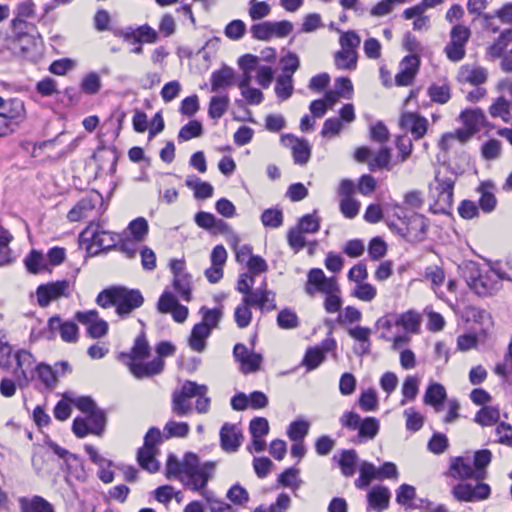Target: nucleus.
Instances as JSON below:
<instances>
[{
	"label": "nucleus",
	"mask_w": 512,
	"mask_h": 512,
	"mask_svg": "<svg viewBox=\"0 0 512 512\" xmlns=\"http://www.w3.org/2000/svg\"><path fill=\"white\" fill-rule=\"evenodd\" d=\"M339 291V287L335 278H327L320 268H312L307 275L305 292L313 296L316 292L329 294Z\"/></svg>",
	"instance_id": "obj_9"
},
{
	"label": "nucleus",
	"mask_w": 512,
	"mask_h": 512,
	"mask_svg": "<svg viewBox=\"0 0 512 512\" xmlns=\"http://www.w3.org/2000/svg\"><path fill=\"white\" fill-rule=\"evenodd\" d=\"M186 185L194 191L196 199H207L212 197L214 188L209 182L200 181L196 176H189L186 179Z\"/></svg>",
	"instance_id": "obj_35"
},
{
	"label": "nucleus",
	"mask_w": 512,
	"mask_h": 512,
	"mask_svg": "<svg viewBox=\"0 0 512 512\" xmlns=\"http://www.w3.org/2000/svg\"><path fill=\"white\" fill-rule=\"evenodd\" d=\"M458 77L462 82H467L478 86L487 81L488 73L487 70L483 67H470L466 65L461 67Z\"/></svg>",
	"instance_id": "obj_27"
},
{
	"label": "nucleus",
	"mask_w": 512,
	"mask_h": 512,
	"mask_svg": "<svg viewBox=\"0 0 512 512\" xmlns=\"http://www.w3.org/2000/svg\"><path fill=\"white\" fill-rule=\"evenodd\" d=\"M234 80V70L227 65H223L220 69L213 71L211 74V91L217 92L220 89L231 87L234 84Z\"/></svg>",
	"instance_id": "obj_25"
},
{
	"label": "nucleus",
	"mask_w": 512,
	"mask_h": 512,
	"mask_svg": "<svg viewBox=\"0 0 512 512\" xmlns=\"http://www.w3.org/2000/svg\"><path fill=\"white\" fill-rule=\"evenodd\" d=\"M420 60L417 55H407L403 58L401 66L403 68L395 76L397 86H409L418 72Z\"/></svg>",
	"instance_id": "obj_17"
},
{
	"label": "nucleus",
	"mask_w": 512,
	"mask_h": 512,
	"mask_svg": "<svg viewBox=\"0 0 512 512\" xmlns=\"http://www.w3.org/2000/svg\"><path fill=\"white\" fill-rule=\"evenodd\" d=\"M266 283L255 290H251L247 295H245L242 299V302L249 306H257L262 312H270L276 309V303L273 298H271L270 304H264V300L266 299Z\"/></svg>",
	"instance_id": "obj_24"
},
{
	"label": "nucleus",
	"mask_w": 512,
	"mask_h": 512,
	"mask_svg": "<svg viewBox=\"0 0 512 512\" xmlns=\"http://www.w3.org/2000/svg\"><path fill=\"white\" fill-rule=\"evenodd\" d=\"M211 331L204 323H197L193 326L190 337L189 346L193 351L203 352L206 348V340L210 336Z\"/></svg>",
	"instance_id": "obj_26"
},
{
	"label": "nucleus",
	"mask_w": 512,
	"mask_h": 512,
	"mask_svg": "<svg viewBox=\"0 0 512 512\" xmlns=\"http://www.w3.org/2000/svg\"><path fill=\"white\" fill-rule=\"evenodd\" d=\"M493 184L490 182H483L477 188V191L481 194L479 199V207L485 213L492 212L497 204V199L493 193Z\"/></svg>",
	"instance_id": "obj_32"
},
{
	"label": "nucleus",
	"mask_w": 512,
	"mask_h": 512,
	"mask_svg": "<svg viewBox=\"0 0 512 512\" xmlns=\"http://www.w3.org/2000/svg\"><path fill=\"white\" fill-rule=\"evenodd\" d=\"M511 104L504 97H498L489 107V113L492 117H500L504 122L512 121L510 112Z\"/></svg>",
	"instance_id": "obj_41"
},
{
	"label": "nucleus",
	"mask_w": 512,
	"mask_h": 512,
	"mask_svg": "<svg viewBox=\"0 0 512 512\" xmlns=\"http://www.w3.org/2000/svg\"><path fill=\"white\" fill-rule=\"evenodd\" d=\"M471 31L468 27L457 24L450 32V41L444 48L447 58L452 62H459L466 55L465 46L469 41Z\"/></svg>",
	"instance_id": "obj_7"
},
{
	"label": "nucleus",
	"mask_w": 512,
	"mask_h": 512,
	"mask_svg": "<svg viewBox=\"0 0 512 512\" xmlns=\"http://www.w3.org/2000/svg\"><path fill=\"white\" fill-rule=\"evenodd\" d=\"M164 361L157 357L147 363L129 362L130 372L138 379L151 377L160 374L164 369Z\"/></svg>",
	"instance_id": "obj_18"
},
{
	"label": "nucleus",
	"mask_w": 512,
	"mask_h": 512,
	"mask_svg": "<svg viewBox=\"0 0 512 512\" xmlns=\"http://www.w3.org/2000/svg\"><path fill=\"white\" fill-rule=\"evenodd\" d=\"M339 421L348 430H358V443L374 439L380 430V422L377 418L366 417L362 419L359 414L353 411L344 412Z\"/></svg>",
	"instance_id": "obj_4"
},
{
	"label": "nucleus",
	"mask_w": 512,
	"mask_h": 512,
	"mask_svg": "<svg viewBox=\"0 0 512 512\" xmlns=\"http://www.w3.org/2000/svg\"><path fill=\"white\" fill-rule=\"evenodd\" d=\"M19 505L21 512H55L51 503L37 495L31 499L20 498Z\"/></svg>",
	"instance_id": "obj_29"
},
{
	"label": "nucleus",
	"mask_w": 512,
	"mask_h": 512,
	"mask_svg": "<svg viewBox=\"0 0 512 512\" xmlns=\"http://www.w3.org/2000/svg\"><path fill=\"white\" fill-rule=\"evenodd\" d=\"M87 418L90 422L91 434L100 436L105 430L107 420L104 410L97 407L95 410L87 414Z\"/></svg>",
	"instance_id": "obj_46"
},
{
	"label": "nucleus",
	"mask_w": 512,
	"mask_h": 512,
	"mask_svg": "<svg viewBox=\"0 0 512 512\" xmlns=\"http://www.w3.org/2000/svg\"><path fill=\"white\" fill-rule=\"evenodd\" d=\"M404 416L406 417V429L408 431L417 432L423 427L425 419L414 408L404 410Z\"/></svg>",
	"instance_id": "obj_64"
},
{
	"label": "nucleus",
	"mask_w": 512,
	"mask_h": 512,
	"mask_svg": "<svg viewBox=\"0 0 512 512\" xmlns=\"http://www.w3.org/2000/svg\"><path fill=\"white\" fill-rule=\"evenodd\" d=\"M450 474L456 479H483L485 472H477L469 462H466L463 457H456L452 460L450 465Z\"/></svg>",
	"instance_id": "obj_21"
},
{
	"label": "nucleus",
	"mask_w": 512,
	"mask_h": 512,
	"mask_svg": "<svg viewBox=\"0 0 512 512\" xmlns=\"http://www.w3.org/2000/svg\"><path fill=\"white\" fill-rule=\"evenodd\" d=\"M357 459V452L354 449L342 450L337 461L341 469V473L345 477H351L354 475L356 471Z\"/></svg>",
	"instance_id": "obj_33"
},
{
	"label": "nucleus",
	"mask_w": 512,
	"mask_h": 512,
	"mask_svg": "<svg viewBox=\"0 0 512 512\" xmlns=\"http://www.w3.org/2000/svg\"><path fill=\"white\" fill-rule=\"evenodd\" d=\"M325 359L323 351L319 347H309L306 350L302 365L307 368L308 371L316 369Z\"/></svg>",
	"instance_id": "obj_48"
},
{
	"label": "nucleus",
	"mask_w": 512,
	"mask_h": 512,
	"mask_svg": "<svg viewBox=\"0 0 512 512\" xmlns=\"http://www.w3.org/2000/svg\"><path fill=\"white\" fill-rule=\"evenodd\" d=\"M500 412L492 406H484L475 415L474 421L481 426H492L498 422Z\"/></svg>",
	"instance_id": "obj_40"
},
{
	"label": "nucleus",
	"mask_w": 512,
	"mask_h": 512,
	"mask_svg": "<svg viewBox=\"0 0 512 512\" xmlns=\"http://www.w3.org/2000/svg\"><path fill=\"white\" fill-rule=\"evenodd\" d=\"M271 7L265 1L250 0L249 16L253 21L261 20L270 14Z\"/></svg>",
	"instance_id": "obj_63"
},
{
	"label": "nucleus",
	"mask_w": 512,
	"mask_h": 512,
	"mask_svg": "<svg viewBox=\"0 0 512 512\" xmlns=\"http://www.w3.org/2000/svg\"><path fill=\"white\" fill-rule=\"evenodd\" d=\"M397 326L403 327L407 332L417 333L420 328V315L412 310L402 313L395 321Z\"/></svg>",
	"instance_id": "obj_39"
},
{
	"label": "nucleus",
	"mask_w": 512,
	"mask_h": 512,
	"mask_svg": "<svg viewBox=\"0 0 512 512\" xmlns=\"http://www.w3.org/2000/svg\"><path fill=\"white\" fill-rule=\"evenodd\" d=\"M281 142L291 148L295 164L302 166L308 163L311 157V146L306 139L286 134L281 137Z\"/></svg>",
	"instance_id": "obj_14"
},
{
	"label": "nucleus",
	"mask_w": 512,
	"mask_h": 512,
	"mask_svg": "<svg viewBox=\"0 0 512 512\" xmlns=\"http://www.w3.org/2000/svg\"><path fill=\"white\" fill-rule=\"evenodd\" d=\"M455 182L456 177L440 176L439 172L435 175L434 182L428 186L429 199L432 201L429 205L431 213L450 214L453 205Z\"/></svg>",
	"instance_id": "obj_1"
},
{
	"label": "nucleus",
	"mask_w": 512,
	"mask_h": 512,
	"mask_svg": "<svg viewBox=\"0 0 512 512\" xmlns=\"http://www.w3.org/2000/svg\"><path fill=\"white\" fill-rule=\"evenodd\" d=\"M335 65L338 69L354 70L357 65V52L353 49H342L335 53Z\"/></svg>",
	"instance_id": "obj_37"
},
{
	"label": "nucleus",
	"mask_w": 512,
	"mask_h": 512,
	"mask_svg": "<svg viewBox=\"0 0 512 512\" xmlns=\"http://www.w3.org/2000/svg\"><path fill=\"white\" fill-rule=\"evenodd\" d=\"M173 288L186 302L192 299L191 276L189 274L173 277Z\"/></svg>",
	"instance_id": "obj_43"
},
{
	"label": "nucleus",
	"mask_w": 512,
	"mask_h": 512,
	"mask_svg": "<svg viewBox=\"0 0 512 512\" xmlns=\"http://www.w3.org/2000/svg\"><path fill=\"white\" fill-rule=\"evenodd\" d=\"M243 434L236 424L225 423L220 430L221 447L226 452H236L241 445Z\"/></svg>",
	"instance_id": "obj_16"
},
{
	"label": "nucleus",
	"mask_w": 512,
	"mask_h": 512,
	"mask_svg": "<svg viewBox=\"0 0 512 512\" xmlns=\"http://www.w3.org/2000/svg\"><path fill=\"white\" fill-rule=\"evenodd\" d=\"M296 228L304 233H316L320 229V218L316 212L306 214L298 220Z\"/></svg>",
	"instance_id": "obj_60"
},
{
	"label": "nucleus",
	"mask_w": 512,
	"mask_h": 512,
	"mask_svg": "<svg viewBox=\"0 0 512 512\" xmlns=\"http://www.w3.org/2000/svg\"><path fill=\"white\" fill-rule=\"evenodd\" d=\"M348 334L354 340L358 341L357 347H354V353L358 356L368 355L371 352V329L364 326H355L348 329Z\"/></svg>",
	"instance_id": "obj_22"
},
{
	"label": "nucleus",
	"mask_w": 512,
	"mask_h": 512,
	"mask_svg": "<svg viewBox=\"0 0 512 512\" xmlns=\"http://www.w3.org/2000/svg\"><path fill=\"white\" fill-rule=\"evenodd\" d=\"M0 114L5 115L10 121L19 126L26 119V109L23 100L10 98L5 101Z\"/></svg>",
	"instance_id": "obj_23"
},
{
	"label": "nucleus",
	"mask_w": 512,
	"mask_h": 512,
	"mask_svg": "<svg viewBox=\"0 0 512 512\" xmlns=\"http://www.w3.org/2000/svg\"><path fill=\"white\" fill-rule=\"evenodd\" d=\"M104 204L102 195L96 191H89L78 203L68 212V219L71 222L88 218L93 210L101 208Z\"/></svg>",
	"instance_id": "obj_10"
},
{
	"label": "nucleus",
	"mask_w": 512,
	"mask_h": 512,
	"mask_svg": "<svg viewBox=\"0 0 512 512\" xmlns=\"http://www.w3.org/2000/svg\"><path fill=\"white\" fill-rule=\"evenodd\" d=\"M214 469L215 462L208 461L202 464L201 469L186 475V485L193 491L202 490L206 487Z\"/></svg>",
	"instance_id": "obj_19"
},
{
	"label": "nucleus",
	"mask_w": 512,
	"mask_h": 512,
	"mask_svg": "<svg viewBox=\"0 0 512 512\" xmlns=\"http://www.w3.org/2000/svg\"><path fill=\"white\" fill-rule=\"evenodd\" d=\"M293 78L291 74H283L277 77L275 93L280 100H287L293 93Z\"/></svg>",
	"instance_id": "obj_42"
},
{
	"label": "nucleus",
	"mask_w": 512,
	"mask_h": 512,
	"mask_svg": "<svg viewBox=\"0 0 512 512\" xmlns=\"http://www.w3.org/2000/svg\"><path fill=\"white\" fill-rule=\"evenodd\" d=\"M261 222L265 227L278 228L283 224V212L278 208H268L261 214Z\"/></svg>",
	"instance_id": "obj_53"
},
{
	"label": "nucleus",
	"mask_w": 512,
	"mask_h": 512,
	"mask_svg": "<svg viewBox=\"0 0 512 512\" xmlns=\"http://www.w3.org/2000/svg\"><path fill=\"white\" fill-rule=\"evenodd\" d=\"M309 423L305 420L293 421L288 427V437L294 442H303V439L308 434Z\"/></svg>",
	"instance_id": "obj_55"
},
{
	"label": "nucleus",
	"mask_w": 512,
	"mask_h": 512,
	"mask_svg": "<svg viewBox=\"0 0 512 512\" xmlns=\"http://www.w3.org/2000/svg\"><path fill=\"white\" fill-rule=\"evenodd\" d=\"M390 159H391V155H390V149L389 148H381L377 155L370 159L368 161V167H369V170L374 172L378 169H387V170H390L391 167H390Z\"/></svg>",
	"instance_id": "obj_52"
},
{
	"label": "nucleus",
	"mask_w": 512,
	"mask_h": 512,
	"mask_svg": "<svg viewBox=\"0 0 512 512\" xmlns=\"http://www.w3.org/2000/svg\"><path fill=\"white\" fill-rule=\"evenodd\" d=\"M13 237L10 232L0 227V266L10 264L12 261L9 243Z\"/></svg>",
	"instance_id": "obj_49"
},
{
	"label": "nucleus",
	"mask_w": 512,
	"mask_h": 512,
	"mask_svg": "<svg viewBox=\"0 0 512 512\" xmlns=\"http://www.w3.org/2000/svg\"><path fill=\"white\" fill-rule=\"evenodd\" d=\"M27 270L32 274L39 273L46 267L44 257L41 252L32 250L24 260Z\"/></svg>",
	"instance_id": "obj_61"
},
{
	"label": "nucleus",
	"mask_w": 512,
	"mask_h": 512,
	"mask_svg": "<svg viewBox=\"0 0 512 512\" xmlns=\"http://www.w3.org/2000/svg\"><path fill=\"white\" fill-rule=\"evenodd\" d=\"M37 302L41 307H47L51 301L71 295V283L67 279L41 284L36 290Z\"/></svg>",
	"instance_id": "obj_8"
},
{
	"label": "nucleus",
	"mask_w": 512,
	"mask_h": 512,
	"mask_svg": "<svg viewBox=\"0 0 512 512\" xmlns=\"http://www.w3.org/2000/svg\"><path fill=\"white\" fill-rule=\"evenodd\" d=\"M148 222L143 217L132 220L128 225V230L136 242H141L148 234Z\"/></svg>",
	"instance_id": "obj_56"
},
{
	"label": "nucleus",
	"mask_w": 512,
	"mask_h": 512,
	"mask_svg": "<svg viewBox=\"0 0 512 512\" xmlns=\"http://www.w3.org/2000/svg\"><path fill=\"white\" fill-rule=\"evenodd\" d=\"M277 324L282 329H295L300 325V321L293 310L285 308L278 313Z\"/></svg>",
	"instance_id": "obj_57"
},
{
	"label": "nucleus",
	"mask_w": 512,
	"mask_h": 512,
	"mask_svg": "<svg viewBox=\"0 0 512 512\" xmlns=\"http://www.w3.org/2000/svg\"><path fill=\"white\" fill-rule=\"evenodd\" d=\"M428 95L433 102L439 103V104H445L451 98L450 87L448 84H442V85L432 84L428 88Z\"/></svg>",
	"instance_id": "obj_54"
},
{
	"label": "nucleus",
	"mask_w": 512,
	"mask_h": 512,
	"mask_svg": "<svg viewBox=\"0 0 512 512\" xmlns=\"http://www.w3.org/2000/svg\"><path fill=\"white\" fill-rule=\"evenodd\" d=\"M81 90L89 95L97 94L101 89V80L96 72H89L81 81Z\"/></svg>",
	"instance_id": "obj_62"
},
{
	"label": "nucleus",
	"mask_w": 512,
	"mask_h": 512,
	"mask_svg": "<svg viewBox=\"0 0 512 512\" xmlns=\"http://www.w3.org/2000/svg\"><path fill=\"white\" fill-rule=\"evenodd\" d=\"M48 340H53L56 337V332H59L61 339L67 343H75L78 340V326L73 321H62L60 316L54 315L49 318L48 323Z\"/></svg>",
	"instance_id": "obj_12"
},
{
	"label": "nucleus",
	"mask_w": 512,
	"mask_h": 512,
	"mask_svg": "<svg viewBox=\"0 0 512 512\" xmlns=\"http://www.w3.org/2000/svg\"><path fill=\"white\" fill-rule=\"evenodd\" d=\"M400 126L402 129L409 131L414 140H419L427 132L428 120L419 114L405 112L401 115Z\"/></svg>",
	"instance_id": "obj_15"
},
{
	"label": "nucleus",
	"mask_w": 512,
	"mask_h": 512,
	"mask_svg": "<svg viewBox=\"0 0 512 512\" xmlns=\"http://www.w3.org/2000/svg\"><path fill=\"white\" fill-rule=\"evenodd\" d=\"M45 444L63 460L61 469L65 472L64 481L73 491H75L73 479L81 483L87 480V473L84 468L83 460L79 455L69 452L67 449L59 446L49 438L46 439Z\"/></svg>",
	"instance_id": "obj_2"
},
{
	"label": "nucleus",
	"mask_w": 512,
	"mask_h": 512,
	"mask_svg": "<svg viewBox=\"0 0 512 512\" xmlns=\"http://www.w3.org/2000/svg\"><path fill=\"white\" fill-rule=\"evenodd\" d=\"M466 282L479 295H485L489 292V287L478 269H473L470 272V276L466 277Z\"/></svg>",
	"instance_id": "obj_58"
},
{
	"label": "nucleus",
	"mask_w": 512,
	"mask_h": 512,
	"mask_svg": "<svg viewBox=\"0 0 512 512\" xmlns=\"http://www.w3.org/2000/svg\"><path fill=\"white\" fill-rule=\"evenodd\" d=\"M374 479H378L376 467L370 462L363 461L359 468V477L354 482L355 487L364 490Z\"/></svg>",
	"instance_id": "obj_34"
},
{
	"label": "nucleus",
	"mask_w": 512,
	"mask_h": 512,
	"mask_svg": "<svg viewBox=\"0 0 512 512\" xmlns=\"http://www.w3.org/2000/svg\"><path fill=\"white\" fill-rule=\"evenodd\" d=\"M194 390L197 393L195 396L197 397L195 410L200 414L207 413L211 403V399L207 396L208 387L204 384H198L196 382V388Z\"/></svg>",
	"instance_id": "obj_59"
},
{
	"label": "nucleus",
	"mask_w": 512,
	"mask_h": 512,
	"mask_svg": "<svg viewBox=\"0 0 512 512\" xmlns=\"http://www.w3.org/2000/svg\"><path fill=\"white\" fill-rule=\"evenodd\" d=\"M80 240L89 243V249L97 246L98 249L94 252L97 254L100 251L115 249L120 241V234L106 231L99 224L91 223L81 232Z\"/></svg>",
	"instance_id": "obj_5"
},
{
	"label": "nucleus",
	"mask_w": 512,
	"mask_h": 512,
	"mask_svg": "<svg viewBox=\"0 0 512 512\" xmlns=\"http://www.w3.org/2000/svg\"><path fill=\"white\" fill-rule=\"evenodd\" d=\"M490 493V486L486 483H477L474 486L468 483H459L452 489L454 498L461 502L485 500Z\"/></svg>",
	"instance_id": "obj_13"
},
{
	"label": "nucleus",
	"mask_w": 512,
	"mask_h": 512,
	"mask_svg": "<svg viewBox=\"0 0 512 512\" xmlns=\"http://www.w3.org/2000/svg\"><path fill=\"white\" fill-rule=\"evenodd\" d=\"M196 382L186 380L182 384L181 388H176L171 395V411L177 417L189 416L193 407L190 399L196 396L195 389Z\"/></svg>",
	"instance_id": "obj_6"
},
{
	"label": "nucleus",
	"mask_w": 512,
	"mask_h": 512,
	"mask_svg": "<svg viewBox=\"0 0 512 512\" xmlns=\"http://www.w3.org/2000/svg\"><path fill=\"white\" fill-rule=\"evenodd\" d=\"M512 40V29H506L501 32L499 37L487 48V55L491 59H497L503 56V52Z\"/></svg>",
	"instance_id": "obj_36"
},
{
	"label": "nucleus",
	"mask_w": 512,
	"mask_h": 512,
	"mask_svg": "<svg viewBox=\"0 0 512 512\" xmlns=\"http://www.w3.org/2000/svg\"><path fill=\"white\" fill-rule=\"evenodd\" d=\"M390 490L386 486L377 485L367 493L368 510L382 512L389 507Z\"/></svg>",
	"instance_id": "obj_20"
},
{
	"label": "nucleus",
	"mask_w": 512,
	"mask_h": 512,
	"mask_svg": "<svg viewBox=\"0 0 512 512\" xmlns=\"http://www.w3.org/2000/svg\"><path fill=\"white\" fill-rule=\"evenodd\" d=\"M119 286H113L102 290L96 297V304L102 308L115 306L117 308Z\"/></svg>",
	"instance_id": "obj_47"
},
{
	"label": "nucleus",
	"mask_w": 512,
	"mask_h": 512,
	"mask_svg": "<svg viewBox=\"0 0 512 512\" xmlns=\"http://www.w3.org/2000/svg\"><path fill=\"white\" fill-rule=\"evenodd\" d=\"M386 224L393 233L411 243H419L426 238L429 220L422 214L413 213L407 222L399 224L394 219L388 218Z\"/></svg>",
	"instance_id": "obj_3"
},
{
	"label": "nucleus",
	"mask_w": 512,
	"mask_h": 512,
	"mask_svg": "<svg viewBox=\"0 0 512 512\" xmlns=\"http://www.w3.org/2000/svg\"><path fill=\"white\" fill-rule=\"evenodd\" d=\"M154 453L155 449H150L144 446L139 448L137 452V461L139 465L150 473H154L159 470V463L156 460Z\"/></svg>",
	"instance_id": "obj_38"
},
{
	"label": "nucleus",
	"mask_w": 512,
	"mask_h": 512,
	"mask_svg": "<svg viewBox=\"0 0 512 512\" xmlns=\"http://www.w3.org/2000/svg\"><path fill=\"white\" fill-rule=\"evenodd\" d=\"M199 313L202 315V321L200 323H204L207 327H209L211 332L213 328L218 326L223 316L221 308L210 309L206 306H202L199 310Z\"/></svg>",
	"instance_id": "obj_51"
},
{
	"label": "nucleus",
	"mask_w": 512,
	"mask_h": 512,
	"mask_svg": "<svg viewBox=\"0 0 512 512\" xmlns=\"http://www.w3.org/2000/svg\"><path fill=\"white\" fill-rule=\"evenodd\" d=\"M460 118L463 124L474 133L486 125V116L480 108L464 110Z\"/></svg>",
	"instance_id": "obj_30"
},
{
	"label": "nucleus",
	"mask_w": 512,
	"mask_h": 512,
	"mask_svg": "<svg viewBox=\"0 0 512 512\" xmlns=\"http://www.w3.org/2000/svg\"><path fill=\"white\" fill-rule=\"evenodd\" d=\"M190 426L187 422L168 421L164 426L166 438H184L189 434Z\"/></svg>",
	"instance_id": "obj_50"
},
{
	"label": "nucleus",
	"mask_w": 512,
	"mask_h": 512,
	"mask_svg": "<svg viewBox=\"0 0 512 512\" xmlns=\"http://www.w3.org/2000/svg\"><path fill=\"white\" fill-rule=\"evenodd\" d=\"M150 354V346L146 339V334L142 331L135 339L133 347L129 353H122L121 358H129L130 362H136V360H142L148 357Z\"/></svg>",
	"instance_id": "obj_28"
},
{
	"label": "nucleus",
	"mask_w": 512,
	"mask_h": 512,
	"mask_svg": "<svg viewBox=\"0 0 512 512\" xmlns=\"http://www.w3.org/2000/svg\"><path fill=\"white\" fill-rule=\"evenodd\" d=\"M203 134L202 123L198 120H191L185 124L178 133V141L185 142L192 138L200 137Z\"/></svg>",
	"instance_id": "obj_44"
},
{
	"label": "nucleus",
	"mask_w": 512,
	"mask_h": 512,
	"mask_svg": "<svg viewBox=\"0 0 512 512\" xmlns=\"http://www.w3.org/2000/svg\"><path fill=\"white\" fill-rule=\"evenodd\" d=\"M229 106V97L214 96L211 98L208 108V115L213 119L221 118L227 111Z\"/></svg>",
	"instance_id": "obj_45"
},
{
	"label": "nucleus",
	"mask_w": 512,
	"mask_h": 512,
	"mask_svg": "<svg viewBox=\"0 0 512 512\" xmlns=\"http://www.w3.org/2000/svg\"><path fill=\"white\" fill-rule=\"evenodd\" d=\"M446 397L447 393L444 386L440 383H432L425 392L424 402L427 405L433 406L436 411H439Z\"/></svg>",
	"instance_id": "obj_31"
},
{
	"label": "nucleus",
	"mask_w": 512,
	"mask_h": 512,
	"mask_svg": "<svg viewBox=\"0 0 512 512\" xmlns=\"http://www.w3.org/2000/svg\"><path fill=\"white\" fill-rule=\"evenodd\" d=\"M144 303L140 290L119 286L116 313L121 318L128 317L135 309Z\"/></svg>",
	"instance_id": "obj_11"
}]
</instances>
